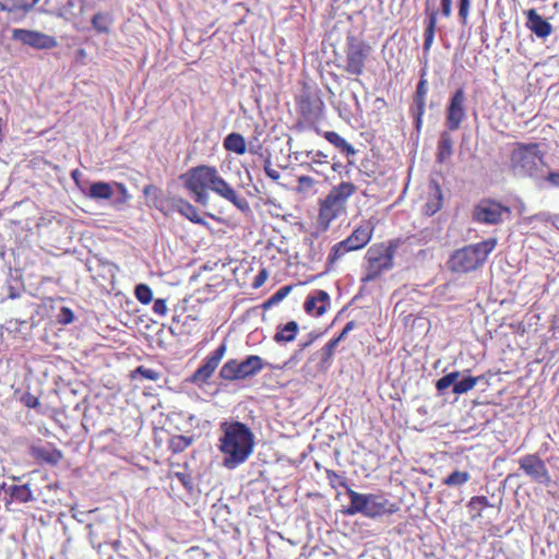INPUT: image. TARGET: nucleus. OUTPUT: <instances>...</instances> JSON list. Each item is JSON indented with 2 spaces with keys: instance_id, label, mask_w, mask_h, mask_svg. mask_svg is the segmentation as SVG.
I'll list each match as a JSON object with an SVG mask.
<instances>
[{
  "instance_id": "nucleus-44",
  "label": "nucleus",
  "mask_w": 559,
  "mask_h": 559,
  "mask_svg": "<svg viewBox=\"0 0 559 559\" xmlns=\"http://www.w3.org/2000/svg\"><path fill=\"white\" fill-rule=\"evenodd\" d=\"M153 311L162 317L167 313V300L158 298L154 301Z\"/></svg>"
},
{
  "instance_id": "nucleus-19",
  "label": "nucleus",
  "mask_w": 559,
  "mask_h": 559,
  "mask_svg": "<svg viewBox=\"0 0 559 559\" xmlns=\"http://www.w3.org/2000/svg\"><path fill=\"white\" fill-rule=\"evenodd\" d=\"M330 296L326 292L318 289L312 292L305 301V310L309 314L322 316L329 306Z\"/></svg>"
},
{
  "instance_id": "nucleus-35",
  "label": "nucleus",
  "mask_w": 559,
  "mask_h": 559,
  "mask_svg": "<svg viewBox=\"0 0 559 559\" xmlns=\"http://www.w3.org/2000/svg\"><path fill=\"white\" fill-rule=\"evenodd\" d=\"M479 376H468L467 378L459 381L453 386V393L461 395L471 391L480 380Z\"/></svg>"
},
{
  "instance_id": "nucleus-18",
  "label": "nucleus",
  "mask_w": 559,
  "mask_h": 559,
  "mask_svg": "<svg viewBox=\"0 0 559 559\" xmlns=\"http://www.w3.org/2000/svg\"><path fill=\"white\" fill-rule=\"evenodd\" d=\"M526 28L538 38H547L554 32V27L548 20L543 17L535 9H528L525 12Z\"/></svg>"
},
{
  "instance_id": "nucleus-52",
  "label": "nucleus",
  "mask_w": 559,
  "mask_h": 559,
  "mask_svg": "<svg viewBox=\"0 0 559 559\" xmlns=\"http://www.w3.org/2000/svg\"><path fill=\"white\" fill-rule=\"evenodd\" d=\"M62 316H63V321L66 324H69V322L72 321V319H73V312L71 311V309L69 307L62 308Z\"/></svg>"
},
{
  "instance_id": "nucleus-23",
  "label": "nucleus",
  "mask_w": 559,
  "mask_h": 559,
  "mask_svg": "<svg viewBox=\"0 0 559 559\" xmlns=\"http://www.w3.org/2000/svg\"><path fill=\"white\" fill-rule=\"evenodd\" d=\"M174 207L186 218L191 221L193 224H200L206 226V221L200 215L199 210L192 203L183 198L173 199Z\"/></svg>"
},
{
  "instance_id": "nucleus-25",
  "label": "nucleus",
  "mask_w": 559,
  "mask_h": 559,
  "mask_svg": "<svg viewBox=\"0 0 559 559\" xmlns=\"http://www.w3.org/2000/svg\"><path fill=\"white\" fill-rule=\"evenodd\" d=\"M318 134L325 139L330 144L338 148L346 156H353L357 153L350 143H348L344 138L334 131H325Z\"/></svg>"
},
{
  "instance_id": "nucleus-33",
  "label": "nucleus",
  "mask_w": 559,
  "mask_h": 559,
  "mask_svg": "<svg viewBox=\"0 0 559 559\" xmlns=\"http://www.w3.org/2000/svg\"><path fill=\"white\" fill-rule=\"evenodd\" d=\"M114 195V189L111 185L107 182H95L90 187V197L93 199H111Z\"/></svg>"
},
{
  "instance_id": "nucleus-27",
  "label": "nucleus",
  "mask_w": 559,
  "mask_h": 559,
  "mask_svg": "<svg viewBox=\"0 0 559 559\" xmlns=\"http://www.w3.org/2000/svg\"><path fill=\"white\" fill-rule=\"evenodd\" d=\"M223 147L227 152L243 155L247 152V143L245 138L236 132L229 133L223 140Z\"/></svg>"
},
{
  "instance_id": "nucleus-24",
  "label": "nucleus",
  "mask_w": 559,
  "mask_h": 559,
  "mask_svg": "<svg viewBox=\"0 0 559 559\" xmlns=\"http://www.w3.org/2000/svg\"><path fill=\"white\" fill-rule=\"evenodd\" d=\"M443 204V195L438 183H433L430 187V191L427 195L426 202L423 205V213L431 216L441 210Z\"/></svg>"
},
{
  "instance_id": "nucleus-45",
  "label": "nucleus",
  "mask_w": 559,
  "mask_h": 559,
  "mask_svg": "<svg viewBox=\"0 0 559 559\" xmlns=\"http://www.w3.org/2000/svg\"><path fill=\"white\" fill-rule=\"evenodd\" d=\"M264 174H266V177L273 181H277L281 177L277 169L272 167L270 160H267V159H266V163H264Z\"/></svg>"
},
{
  "instance_id": "nucleus-58",
  "label": "nucleus",
  "mask_w": 559,
  "mask_h": 559,
  "mask_svg": "<svg viewBox=\"0 0 559 559\" xmlns=\"http://www.w3.org/2000/svg\"><path fill=\"white\" fill-rule=\"evenodd\" d=\"M269 298H270V302H273V305H276V304H278V302H280V301H278V299H277V298H275L274 294H273V295H271Z\"/></svg>"
},
{
  "instance_id": "nucleus-50",
  "label": "nucleus",
  "mask_w": 559,
  "mask_h": 559,
  "mask_svg": "<svg viewBox=\"0 0 559 559\" xmlns=\"http://www.w3.org/2000/svg\"><path fill=\"white\" fill-rule=\"evenodd\" d=\"M175 477L185 487L189 485V476L182 472H176Z\"/></svg>"
},
{
  "instance_id": "nucleus-1",
  "label": "nucleus",
  "mask_w": 559,
  "mask_h": 559,
  "mask_svg": "<svg viewBox=\"0 0 559 559\" xmlns=\"http://www.w3.org/2000/svg\"><path fill=\"white\" fill-rule=\"evenodd\" d=\"M180 180L188 193L201 205H207L210 201L209 192L212 191L242 212L250 210L248 200L240 197L236 190L221 177L219 170H217L214 165L200 164L193 166L180 176Z\"/></svg>"
},
{
  "instance_id": "nucleus-56",
  "label": "nucleus",
  "mask_w": 559,
  "mask_h": 559,
  "mask_svg": "<svg viewBox=\"0 0 559 559\" xmlns=\"http://www.w3.org/2000/svg\"><path fill=\"white\" fill-rule=\"evenodd\" d=\"M3 129H4V120L2 117H0V142H2L4 139Z\"/></svg>"
},
{
  "instance_id": "nucleus-21",
  "label": "nucleus",
  "mask_w": 559,
  "mask_h": 559,
  "mask_svg": "<svg viewBox=\"0 0 559 559\" xmlns=\"http://www.w3.org/2000/svg\"><path fill=\"white\" fill-rule=\"evenodd\" d=\"M306 155L309 158V160L304 163L302 166H305L309 171H312V174H317V176L324 177L325 170L330 165L328 154L317 150L308 151Z\"/></svg>"
},
{
  "instance_id": "nucleus-13",
  "label": "nucleus",
  "mask_w": 559,
  "mask_h": 559,
  "mask_svg": "<svg viewBox=\"0 0 559 559\" xmlns=\"http://www.w3.org/2000/svg\"><path fill=\"white\" fill-rule=\"evenodd\" d=\"M511 214L510 206L492 199H483L474 205L472 218L477 224H502Z\"/></svg>"
},
{
  "instance_id": "nucleus-32",
  "label": "nucleus",
  "mask_w": 559,
  "mask_h": 559,
  "mask_svg": "<svg viewBox=\"0 0 559 559\" xmlns=\"http://www.w3.org/2000/svg\"><path fill=\"white\" fill-rule=\"evenodd\" d=\"M325 477L329 481V485L332 489H338L344 488L346 491V495L348 496V489H352L348 486V481L346 476H342V474H338L336 471L331 468H325Z\"/></svg>"
},
{
  "instance_id": "nucleus-61",
  "label": "nucleus",
  "mask_w": 559,
  "mask_h": 559,
  "mask_svg": "<svg viewBox=\"0 0 559 559\" xmlns=\"http://www.w3.org/2000/svg\"><path fill=\"white\" fill-rule=\"evenodd\" d=\"M310 344H311V342L305 343V344L302 345V347L305 348V347L309 346Z\"/></svg>"
},
{
  "instance_id": "nucleus-16",
  "label": "nucleus",
  "mask_w": 559,
  "mask_h": 559,
  "mask_svg": "<svg viewBox=\"0 0 559 559\" xmlns=\"http://www.w3.org/2000/svg\"><path fill=\"white\" fill-rule=\"evenodd\" d=\"M14 38L22 44L35 49H53L59 46L58 39L53 36L28 29H15Z\"/></svg>"
},
{
  "instance_id": "nucleus-57",
  "label": "nucleus",
  "mask_w": 559,
  "mask_h": 559,
  "mask_svg": "<svg viewBox=\"0 0 559 559\" xmlns=\"http://www.w3.org/2000/svg\"><path fill=\"white\" fill-rule=\"evenodd\" d=\"M75 0H68V5L63 9V13H69V8L74 5Z\"/></svg>"
},
{
  "instance_id": "nucleus-4",
  "label": "nucleus",
  "mask_w": 559,
  "mask_h": 559,
  "mask_svg": "<svg viewBox=\"0 0 559 559\" xmlns=\"http://www.w3.org/2000/svg\"><path fill=\"white\" fill-rule=\"evenodd\" d=\"M357 190L358 188L355 183L342 181L333 186L329 193L318 201L319 210L317 221L322 229H328L331 222L345 213L348 200Z\"/></svg>"
},
{
  "instance_id": "nucleus-34",
  "label": "nucleus",
  "mask_w": 559,
  "mask_h": 559,
  "mask_svg": "<svg viewBox=\"0 0 559 559\" xmlns=\"http://www.w3.org/2000/svg\"><path fill=\"white\" fill-rule=\"evenodd\" d=\"M469 479V474L466 471L456 469L449 474L447 478L442 480V485L448 487H461L464 486Z\"/></svg>"
},
{
  "instance_id": "nucleus-3",
  "label": "nucleus",
  "mask_w": 559,
  "mask_h": 559,
  "mask_svg": "<svg viewBox=\"0 0 559 559\" xmlns=\"http://www.w3.org/2000/svg\"><path fill=\"white\" fill-rule=\"evenodd\" d=\"M466 119V92L464 87L457 88L450 97L445 109V127L437 144L436 160L440 164L447 162L453 154L452 131L461 129Z\"/></svg>"
},
{
  "instance_id": "nucleus-7",
  "label": "nucleus",
  "mask_w": 559,
  "mask_h": 559,
  "mask_svg": "<svg viewBox=\"0 0 559 559\" xmlns=\"http://www.w3.org/2000/svg\"><path fill=\"white\" fill-rule=\"evenodd\" d=\"M295 104L300 123H306L307 127L320 133L318 124L321 121L325 107L321 91L316 85L305 82L301 84L299 93L295 96Z\"/></svg>"
},
{
  "instance_id": "nucleus-36",
  "label": "nucleus",
  "mask_w": 559,
  "mask_h": 559,
  "mask_svg": "<svg viewBox=\"0 0 559 559\" xmlns=\"http://www.w3.org/2000/svg\"><path fill=\"white\" fill-rule=\"evenodd\" d=\"M134 296L142 305H148L153 300V290L146 284H139L134 288Z\"/></svg>"
},
{
  "instance_id": "nucleus-31",
  "label": "nucleus",
  "mask_w": 559,
  "mask_h": 559,
  "mask_svg": "<svg viewBox=\"0 0 559 559\" xmlns=\"http://www.w3.org/2000/svg\"><path fill=\"white\" fill-rule=\"evenodd\" d=\"M10 496L13 500H15L20 503H26V502L33 501L35 499L33 491L31 490V487L27 484L21 485V486H19V485L11 486Z\"/></svg>"
},
{
  "instance_id": "nucleus-14",
  "label": "nucleus",
  "mask_w": 559,
  "mask_h": 559,
  "mask_svg": "<svg viewBox=\"0 0 559 559\" xmlns=\"http://www.w3.org/2000/svg\"><path fill=\"white\" fill-rule=\"evenodd\" d=\"M227 346L223 342L217 349H214L209 356H206L202 364L195 369V371L188 379V382L199 388H203L209 384L215 369L219 365L224 354L226 353Z\"/></svg>"
},
{
  "instance_id": "nucleus-30",
  "label": "nucleus",
  "mask_w": 559,
  "mask_h": 559,
  "mask_svg": "<svg viewBox=\"0 0 559 559\" xmlns=\"http://www.w3.org/2000/svg\"><path fill=\"white\" fill-rule=\"evenodd\" d=\"M111 23V16L105 12H97L92 17L93 28L99 34H109Z\"/></svg>"
},
{
  "instance_id": "nucleus-40",
  "label": "nucleus",
  "mask_w": 559,
  "mask_h": 559,
  "mask_svg": "<svg viewBox=\"0 0 559 559\" xmlns=\"http://www.w3.org/2000/svg\"><path fill=\"white\" fill-rule=\"evenodd\" d=\"M11 2L10 11H24L32 10L38 0H9Z\"/></svg>"
},
{
  "instance_id": "nucleus-15",
  "label": "nucleus",
  "mask_w": 559,
  "mask_h": 559,
  "mask_svg": "<svg viewBox=\"0 0 559 559\" xmlns=\"http://www.w3.org/2000/svg\"><path fill=\"white\" fill-rule=\"evenodd\" d=\"M519 466L523 473L535 483L545 484L550 479L549 469L545 461L537 454H525L521 456L519 459Z\"/></svg>"
},
{
  "instance_id": "nucleus-9",
  "label": "nucleus",
  "mask_w": 559,
  "mask_h": 559,
  "mask_svg": "<svg viewBox=\"0 0 559 559\" xmlns=\"http://www.w3.org/2000/svg\"><path fill=\"white\" fill-rule=\"evenodd\" d=\"M399 247L397 240H391L388 243L378 242L370 246L365 254V282H373L380 277L383 271L393 267L395 251Z\"/></svg>"
},
{
  "instance_id": "nucleus-39",
  "label": "nucleus",
  "mask_w": 559,
  "mask_h": 559,
  "mask_svg": "<svg viewBox=\"0 0 559 559\" xmlns=\"http://www.w3.org/2000/svg\"><path fill=\"white\" fill-rule=\"evenodd\" d=\"M136 374H141L143 379L157 381L159 379V373L155 369L147 368L144 366H139L132 371V378L134 379Z\"/></svg>"
},
{
  "instance_id": "nucleus-37",
  "label": "nucleus",
  "mask_w": 559,
  "mask_h": 559,
  "mask_svg": "<svg viewBox=\"0 0 559 559\" xmlns=\"http://www.w3.org/2000/svg\"><path fill=\"white\" fill-rule=\"evenodd\" d=\"M337 340L329 341L320 350V364L325 366L329 365L333 358L335 348L337 347Z\"/></svg>"
},
{
  "instance_id": "nucleus-60",
  "label": "nucleus",
  "mask_w": 559,
  "mask_h": 559,
  "mask_svg": "<svg viewBox=\"0 0 559 559\" xmlns=\"http://www.w3.org/2000/svg\"><path fill=\"white\" fill-rule=\"evenodd\" d=\"M262 306H264V309H267V308H270L271 306H273V302H270V298H267V299L265 300L264 305H262Z\"/></svg>"
},
{
  "instance_id": "nucleus-28",
  "label": "nucleus",
  "mask_w": 559,
  "mask_h": 559,
  "mask_svg": "<svg viewBox=\"0 0 559 559\" xmlns=\"http://www.w3.org/2000/svg\"><path fill=\"white\" fill-rule=\"evenodd\" d=\"M490 507V502L486 496H474L469 499L467 508L471 513V519L475 520L481 516L484 509Z\"/></svg>"
},
{
  "instance_id": "nucleus-48",
  "label": "nucleus",
  "mask_w": 559,
  "mask_h": 559,
  "mask_svg": "<svg viewBox=\"0 0 559 559\" xmlns=\"http://www.w3.org/2000/svg\"><path fill=\"white\" fill-rule=\"evenodd\" d=\"M440 4H441V14L444 17H450L452 15L453 0H440Z\"/></svg>"
},
{
  "instance_id": "nucleus-29",
  "label": "nucleus",
  "mask_w": 559,
  "mask_h": 559,
  "mask_svg": "<svg viewBox=\"0 0 559 559\" xmlns=\"http://www.w3.org/2000/svg\"><path fill=\"white\" fill-rule=\"evenodd\" d=\"M194 439L193 437L187 436H173L168 440V450L173 454H178L186 451L189 447L192 445Z\"/></svg>"
},
{
  "instance_id": "nucleus-6",
  "label": "nucleus",
  "mask_w": 559,
  "mask_h": 559,
  "mask_svg": "<svg viewBox=\"0 0 559 559\" xmlns=\"http://www.w3.org/2000/svg\"><path fill=\"white\" fill-rule=\"evenodd\" d=\"M497 246V239L489 238L455 250L447 264L454 274H467L480 267Z\"/></svg>"
},
{
  "instance_id": "nucleus-42",
  "label": "nucleus",
  "mask_w": 559,
  "mask_h": 559,
  "mask_svg": "<svg viewBox=\"0 0 559 559\" xmlns=\"http://www.w3.org/2000/svg\"><path fill=\"white\" fill-rule=\"evenodd\" d=\"M471 0H459V17L463 26L467 25Z\"/></svg>"
},
{
  "instance_id": "nucleus-41",
  "label": "nucleus",
  "mask_w": 559,
  "mask_h": 559,
  "mask_svg": "<svg viewBox=\"0 0 559 559\" xmlns=\"http://www.w3.org/2000/svg\"><path fill=\"white\" fill-rule=\"evenodd\" d=\"M298 187L297 192L299 193H306L313 189L316 186V181L312 177L309 176H300L297 178Z\"/></svg>"
},
{
  "instance_id": "nucleus-22",
  "label": "nucleus",
  "mask_w": 559,
  "mask_h": 559,
  "mask_svg": "<svg viewBox=\"0 0 559 559\" xmlns=\"http://www.w3.org/2000/svg\"><path fill=\"white\" fill-rule=\"evenodd\" d=\"M31 454L35 461L56 465L63 459V452L52 445L49 447H32Z\"/></svg>"
},
{
  "instance_id": "nucleus-59",
  "label": "nucleus",
  "mask_w": 559,
  "mask_h": 559,
  "mask_svg": "<svg viewBox=\"0 0 559 559\" xmlns=\"http://www.w3.org/2000/svg\"><path fill=\"white\" fill-rule=\"evenodd\" d=\"M78 55H79V57H80V58H82V59H83V58H85V56H86L85 50H84V49H82V48L78 50Z\"/></svg>"
},
{
  "instance_id": "nucleus-49",
  "label": "nucleus",
  "mask_w": 559,
  "mask_h": 559,
  "mask_svg": "<svg viewBox=\"0 0 559 559\" xmlns=\"http://www.w3.org/2000/svg\"><path fill=\"white\" fill-rule=\"evenodd\" d=\"M293 288V285L283 286L274 293V296L281 302L284 298H286L289 295Z\"/></svg>"
},
{
  "instance_id": "nucleus-38",
  "label": "nucleus",
  "mask_w": 559,
  "mask_h": 559,
  "mask_svg": "<svg viewBox=\"0 0 559 559\" xmlns=\"http://www.w3.org/2000/svg\"><path fill=\"white\" fill-rule=\"evenodd\" d=\"M460 377V371H452L451 373H447L442 376L436 383V389L439 392H442L450 388L452 384H455Z\"/></svg>"
},
{
  "instance_id": "nucleus-26",
  "label": "nucleus",
  "mask_w": 559,
  "mask_h": 559,
  "mask_svg": "<svg viewBox=\"0 0 559 559\" xmlns=\"http://www.w3.org/2000/svg\"><path fill=\"white\" fill-rule=\"evenodd\" d=\"M299 332V325L295 320L288 321L285 325H278L273 336L274 342L290 343L293 342Z\"/></svg>"
},
{
  "instance_id": "nucleus-8",
  "label": "nucleus",
  "mask_w": 559,
  "mask_h": 559,
  "mask_svg": "<svg viewBox=\"0 0 559 559\" xmlns=\"http://www.w3.org/2000/svg\"><path fill=\"white\" fill-rule=\"evenodd\" d=\"M349 504L344 509V514L355 515L361 513L367 518L374 519L383 514H392L399 510L396 503L390 502L381 495L360 493L348 489Z\"/></svg>"
},
{
  "instance_id": "nucleus-54",
  "label": "nucleus",
  "mask_w": 559,
  "mask_h": 559,
  "mask_svg": "<svg viewBox=\"0 0 559 559\" xmlns=\"http://www.w3.org/2000/svg\"><path fill=\"white\" fill-rule=\"evenodd\" d=\"M116 186H118V190L120 191V194L123 198V200H127L130 198V195L128 193V189L123 183H116Z\"/></svg>"
},
{
  "instance_id": "nucleus-11",
  "label": "nucleus",
  "mask_w": 559,
  "mask_h": 559,
  "mask_svg": "<svg viewBox=\"0 0 559 559\" xmlns=\"http://www.w3.org/2000/svg\"><path fill=\"white\" fill-rule=\"evenodd\" d=\"M264 367L265 361L259 355H249L243 360L231 358L221 366L218 377L227 382L242 381L255 377Z\"/></svg>"
},
{
  "instance_id": "nucleus-17",
  "label": "nucleus",
  "mask_w": 559,
  "mask_h": 559,
  "mask_svg": "<svg viewBox=\"0 0 559 559\" xmlns=\"http://www.w3.org/2000/svg\"><path fill=\"white\" fill-rule=\"evenodd\" d=\"M426 76V68L420 70V78L417 83V90H415V95H413V105L409 109L411 115L413 116V121H415V129L417 131L420 130L423 123V116L425 114L426 106V95L428 92L427 88V80Z\"/></svg>"
},
{
  "instance_id": "nucleus-51",
  "label": "nucleus",
  "mask_w": 559,
  "mask_h": 559,
  "mask_svg": "<svg viewBox=\"0 0 559 559\" xmlns=\"http://www.w3.org/2000/svg\"><path fill=\"white\" fill-rule=\"evenodd\" d=\"M267 278V275L265 274V270H262L260 274L257 275V278L253 283V286L255 288L261 287L263 282Z\"/></svg>"
},
{
  "instance_id": "nucleus-20",
  "label": "nucleus",
  "mask_w": 559,
  "mask_h": 559,
  "mask_svg": "<svg viewBox=\"0 0 559 559\" xmlns=\"http://www.w3.org/2000/svg\"><path fill=\"white\" fill-rule=\"evenodd\" d=\"M425 13H426V19L424 21L425 31H424L423 50H424V53H427L433 45L439 12L436 9H429L427 7L425 9Z\"/></svg>"
},
{
  "instance_id": "nucleus-5",
  "label": "nucleus",
  "mask_w": 559,
  "mask_h": 559,
  "mask_svg": "<svg viewBox=\"0 0 559 559\" xmlns=\"http://www.w3.org/2000/svg\"><path fill=\"white\" fill-rule=\"evenodd\" d=\"M545 162V152L539 143L515 142L510 153L511 171L522 178H534L542 171Z\"/></svg>"
},
{
  "instance_id": "nucleus-2",
  "label": "nucleus",
  "mask_w": 559,
  "mask_h": 559,
  "mask_svg": "<svg viewBox=\"0 0 559 559\" xmlns=\"http://www.w3.org/2000/svg\"><path fill=\"white\" fill-rule=\"evenodd\" d=\"M218 451L222 464L229 469L245 463L253 453L255 440L249 426L239 420L219 423Z\"/></svg>"
},
{
  "instance_id": "nucleus-43",
  "label": "nucleus",
  "mask_w": 559,
  "mask_h": 559,
  "mask_svg": "<svg viewBox=\"0 0 559 559\" xmlns=\"http://www.w3.org/2000/svg\"><path fill=\"white\" fill-rule=\"evenodd\" d=\"M143 193L145 197L153 199L156 204V200L162 195V190L154 185H147L144 187Z\"/></svg>"
},
{
  "instance_id": "nucleus-53",
  "label": "nucleus",
  "mask_w": 559,
  "mask_h": 559,
  "mask_svg": "<svg viewBox=\"0 0 559 559\" xmlns=\"http://www.w3.org/2000/svg\"><path fill=\"white\" fill-rule=\"evenodd\" d=\"M547 181L555 187H559V173H549Z\"/></svg>"
},
{
  "instance_id": "nucleus-55",
  "label": "nucleus",
  "mask_w": 559,
  "mask_h": 559,
  "mask_svg": "<svg viewBox=\"0 0 559 559\" xmlns=\"http://www.w3.org/2000/svg\"><path fill=\"white\" fill-rule=\"evenodd\" d=\"M329 166H331V168L334 171H336L337 174H341L343 168H345V166L341 162H334V163L330 164Z\"/></svg>"
},
{
  "instance_id": "nucleus-62",
  "label": "nucleus",
  "mask_w": 559,
  "mask_h": 559,
  "mask_svg": "<svg viewBox=\"0 0 559 559\" xmlns=\"http://www.w3.org/2000/svg\"><path fill=\"white\" fill-rule=\"evenodd\" d=\"M2 215H3V214H2V212L0 211V218L2 217Z\"/></svg>"
},
{
  "instance_id": "nucleus-12",
  "label": "nucleus",
  "mask_w": 559,
  "mask_h": 559,
  "mask_svg": "<svg viewBox=\"0 0 559 559\" xmlns=\"http://www.w3.org/2000/svg\"><path fill=\"white\" fill-rule=\"evenodd\" d=\"M346 60L343 70L350 76H361L371 52V46L355 36L347 37Z\"/></svg>"
},
{
  "instance_id": "nucleus-10",
  "label": "nucleus",
  "mask_w": 559,
  "mask_h": 559,
  "mask_svg": "<svg viewBox=\"0 0 559 559\" xmlns=\"http://www.w3.org/2000/svg\"><path fill=\"white\" fill-rule=\"evenodd\" d=\"M373 230L374 225L372 221H362L346 239L335 243L331 248L326 257V269L330 270L333 267V265L348 252L366 248L372 238Z\"/></svg>"
},
{
  "instance_id": "nucleus-46",
  "label": "nucleus",
  "mask_w": 559,
  "mask_h": 559,
  "mask_svg": "<svg viewBox=\"0 0 559 559\" xmlns=\"http://www.w3.org/2000/svg\"><path fill=\"white\" fill-rule=\"evenodd\" d=\"M22 402L26 407L29 408H35L39 405L38 399L28 393L22 396Z\"/></svg>"
},
{
  "instance_id": "nucleus-47",
  "label": "nucleus",
  "mask_w": 559,
  "mask_h": 559,
  "mask_svg": "<svg viewBox=\"0 0 559 559\" xmlns=\"http://www.w3.org/2000/svg\"><path fill=\"white\" fill-rule=\"evenodd\" d=\"M356 326V323L354 320H350L348 321L345 325H344V329L343 331L340 333V335L337 337H335L334 340H337V344L343 341L346 335L352 332L354 330V328Z\"/></svg>"
}]
</instances>
